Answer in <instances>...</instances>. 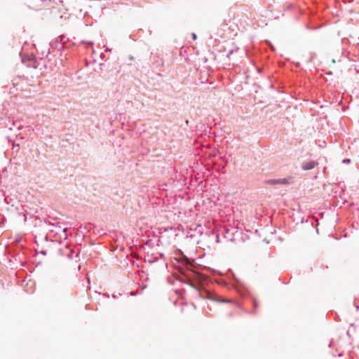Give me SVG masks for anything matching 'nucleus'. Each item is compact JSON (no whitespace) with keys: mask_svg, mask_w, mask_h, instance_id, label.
I'll list each match as a JSON object with an SVG mask.
<instances>
[{"mask_svg":"<svg viewBox=\"0 0 359 359\" xmlns=\"http://www.w3.org/2000/svg\"><path fill=\"white\" fill-rule=\"evenodd\" d=\"M175 259L182 276V282L194 288L199 297L220 303H230L231 299L221 298L208 287L209 277L196 269V263L189 259L180 249L177 250Z\"/></svg>","mask_w":359,"mask_h":359,"instance_id":"1","label":"nucleus"},{"mask_svg":"<svg viewBox=\"0 0 359 359\" xmlns=\"http://www.w3.org/2000/svg\"><path fill=\"white\" fill-rule=\"evenodd\" d=\"M290 183V179L282 178V179H269L265 180V184L269 185H278V184H288Z\"/></svg>","mask_w":359,"mask_h":359,"instance_id":"2","label":"nucleus"},{"mask_svg":"<svg viewBox=\"0 0 359 359\" xmlns=\"http://www.w3.org/2000/svg\"><path fill=\"white\" fill-rule=\"evenodd\" d=\"M318 164V162L315 161H304L302 163V169L305 171L310 170L313 169Z\"/></svg>","mask_w":359,"mask_h":359,"instance_id":"3","label":"nucleus"},{"mask_svg":"<svg viewBox=\"0 0 359 359\" xmlns=\"http://www.w3.org/2000/svg\"><path fill=\"white\" fill-rule=\"evenodd\" d=\"M27 61L32 62L34 68L37 67V66H36L37 60L34 55H25L24 56H22V62L23 63H25Z\"/></svg>","mask_w":359,"mask_h":359,"instance_id":"4","label":"nucleus"},{"mask_svg":"<svg viewBox=\"0 0 359 359\" xmlns=\"http://www.w3.org/2000/svg\"><path fill=\"white\" fill-rule=\"evenodd\" d=\"M159 259V257H157V256H153V255H151V257L149 258L147 260H146L148 263L149 264H154L156 262H158Z\"/></svg>","mask_w":359,"mask_h":359,"instance_id":"5","label":"nucleus"},{"mask_svg":"<svg viewBox=\"0 0 359 359\" xmlns=\"http://www.w3.org/2000/svg\"><path fill=\"white\" fill-rule=\"evenodd\" d=\"M159 259L161 258L162 260H163V263L165 264V265H167V263H166V259H165V257L163 253H159V256H158Z\"/></svg>","mask_w":359,"mask_h":359,"instance_id":"6","label":"nucleus"},{"mask_svg":"<svg viewBox=\"0 0 359 359\" xmlns=\"http://www.w3.org/2000/svg\"><path fill=\"white\" fill-rule=\"evenodd\" d=\"M212 234L215 236V241L216 243H219L220 241H219V233L216 231V232H212Z\"/></svg>","mask_w":359,"mask_h":359,"instance_id":"7","label":"nucleus"},{"mask_svg":"<svg viewBox=\"0 0 359 359\" xmlns=\"http://www.w3.org/2000/svg\"><path fill=\"white\" fill-rule=\"evenodd\" d=\"M239 50V48H236L234 49H231L229 51L228 54H227V57H229L231 55H232L235 51H237Z\"/></svg>","mask_w":359,"mask_h":359,"instance_id":"8","label":"nucleus"},{"mask_svg":"<svg viewBox=\"0 0 359 359\" xmlns=\"http://www.w3.org/2000/svg\"><path fill=\"white\" fill-rule=\"evenodd\" d=\"M44 223H45V224H48V225L52 226H55V227H57V224H59V223H58V222H57L56 224H55V223H51L50 222H48V221H47L46 219H44Z\"/></svg>","mask_w":359,"mask_h":359,"instance_id":"9","label":"nucleus"},{"mask_svg":"<svg viewBox=\"0 0 359 359\" xmlns=\"http://www.w3.org/2000/svg\"><path fill=\"white\" fill-rule=\"evenodd\" d=\"M252 306H253V309L255 310H255L257 309L258 307V303L256 301V299H252Z\"/></svg>","mask_w":359,"mask_h":359,"instance_id":"10","label":"nucleus"},{"mask_svg":"<svg viewBox=\"0 0 359 359\" xmlns=\"http://www.w3.org/2000/svg\"><path fill=\"white\" fill-rule=\"evenodd\" d=\"M43 241H46V242H51V243L54 242L53 241L50 240V239L48 238V235L44 236V237L43 238Z\"/></svg>","mask_w":359,"mask_h":359,"instance_id":"11","label":"nucleus"},{"mask_svg":"<svg viewBox=\"0 0 359 359\" xmlns=\"http://www.w3.org/2000/svg\"><path fill=\"white\" fill-rule=\"evenodd\" d=\"M12 147H13V149H15V147H20V144L15 143V142H13L12 143Z\"/></svg>","mask_w":359,"mask_h":359,"instance_id":"12","label":"nucleus"},{"mask_svg":"<svg viewBox=\"0 0 359 359\" xmlns=\"http://www.w3.org/2000/svg\"><path fill=\"white\" fill-rule=\"evenodd\" d=\"M39 253L43 255H47V250H43L42 249Z\"/></svg>","mask_w":359,"mask_h":359,"instance_id":"13","label":"nucleus"},{"mask_svg":"<svg viewBox=\"0 0 359 359\" xmlns=\"http://www.w3.org/2000/svg\"><path fill=\"white\" fill-rule=\"evenodd\" d=\"M138 293H139V292H137V291H131V292H130V296L134 297V296H136Z\"/></svg>","mask_w":359,"mask_h":359,"instance_id":"14","label":"nucleus"},{"mask_svg":"<svg viewBox=\"0 0 359 359\" xmlns=\"http://www.w3.org/2000/svg\"><path fill=\"white\" fill-rule=\"evenodd\" d=\"M342 162H343L344 163H349L351 162V159H349V158H344V159L342 161Z\"/></svg>","mask_w":359,"mask_h":359,"instance_id":"15","label":"nucleus"},{"mask_svg":"<svg viewBox=\"0 0 359 359\" xmlns=\"http://www.w3.org/2000/svg\"><path fill=\"white\" fill-rule=\"evenodd\" d=\"M191 38L193 40H196L197 39V35L195 33H191Z\"/></svg>","mask_w":359,"mask_h":359,"instance_id":"16","label":"nucleus"},{"mask_svg":"<svg viewBox=\"0 0 359 359\" xmlns=\"http://www.w3.org/2000/svg\"><path fill=\"white\" fill-rule=\"evenodd\" d=\"M93 44H94V43H93V41H88V46H90V47H93Z\"/></svg>","mask_w":359,"mask_h":359,"instance_id":"17","label":"nucleus"},{"mask_svg":"<svg viewBox=\"0 0 359 359\" xmlns=\"http://www.w3.org/2000/svg\"><path fill=\"white\" fill-rule=\"evenodd\" d=\"M354 306H355V309H356V311H358L359 310V306H358V304H357L355 302H354Z\"/></svg>","mask_w":359,"mask_h":359,"instance_id":"18","label":"nucleus"},{"mask_svg":"<svg viewBox=\"0 0 359 359\" xmlns=\"http://www.w3.org/2000/svg\"><path fill=\"white\" fill-rule=\"evenodd\" d=\"M105 51H107V52H111V49H110V48H107H107H106V49H105Z\"/></svg>","mask_w":359,"mask_h":359,"instance_id":"19","label":"nucleus"},{"mask_svg":"<svg viewBox=\"0 0 359 359\" xmlns=\"http://www.w3.org/2000/svg\"><path fill=\"white\" fill-rule=\"evenodd\" d=\"M128 59H129L130 60H134V57H133V56L130 55V56L128 57Z\"/></svg>","mask_w":359,"mask_h":359,"instance_id":"20","label":"nucleus"},{"mask_svg":"<svg viewBox=\"0 0 359 359\" xmlns=\"http://www.w3.org/2000/svg\"><path fill=\"white\" fill-rule=\"evenodd\" d=\"M100 57H101V58H102V60H104V58L105 57V55H104L103 53H102V54H101V55H100Z\"/></svg>","mask_w":359,"mask_h":359,"instance_id":"21","label":"nucleus"},{"mask_svg":"<svg viewBox=\"0 0 359 359\" xmlns=\"http://www.w3.org/2000/svg\"><path fill=\"white\" fill-rule=\"evenodd\" d=\"M65 46L63 43L61 44V49H65Z\"/></svg>","mask_w":359,"mask_h":359,"instance_id":"22","label":"nucleus"},{"mask_svg":"<svg viewBox=\"0 0 359 359\" xmlns=\"http://www.w3.org/2000/svg\"><path fill=\"white\" fill-rule=\"evenodd\" d=\"M67 230H68V229H67V228H64L62 231H63L64 232H65V231H67Z\"/></svg>","mask_w":359,"mask_h":359,"instance_id":"23","label":"nucleus"},{"mask_svg":"<svg viewBox=\"0 0 359 359\" xmlns=\"http://www.w3.org/2000/svg\"><path fill=\"white\" fill-rule=\"evenodd\" d=\"M332 73L331 72H329L327 73V75H332Z\"/></svg>","mask_w":359,"mask_h":359,"instance_id":"24","label":"nucleus"},{"mask_svg":"<svg viewBox=\"0 0 359 359\" xmlns=\"http://www.w3.org/2000/svg\"><path fill=\"white\" fill-rule=\"evenodd\" d=\"M112 297H113V298H116V294H112Z\"/></svg>","mask_w":359,"mask_h":359,"instance_id":"25","label":"nucleus"},{"mask_svg":"<svg viewBox=\"0 0 359 359\" xmlns=\"http://www.w3.org/2000/svg\"><path fill=\"white\" fill-rule=\"evenodd\" d=\"M100 66H104V63H100Z\"/></svg>","mask_w":359,"mask_h":359,"instance_id":"26","label":"nucleus"},{"mask_svg":"<svg viewBox=\"0 0 359 359\" xmlns=\"http://www.w3.org/2000/svg\"><path fill=\"white\" fill-rule=\"evenodd\" d=\"M257 71L260 73L261 72V69L259 68L257 69Z\"/></svg>","mask_w":359,"mask_h":359,"instance_id":"27","label":"nucleus"},{"mask_svg":"<svg viewBox=\"0 0 359 359\" xmlns=\"http://www.w3.org/2000/svg\"><path fill=\"white\" fill-rule=\"evenodd\" d=\"M231 315H232V314H231V313H228V316H231Z\"/></svg>","mask_w":359,"mask_h":359,"instance_id":"28","label":"nucleus"},{"mask_svg":"<svg viewBox=\"0 0 359 359\" xmlns=\"http://www.w3.org/2000/svg\"><path fill=\"white\" fill-rule=\"evenodd\" d=\"M186 123H187V125L189 124V121L188 120L186 121Z\"/></svg>","mask_w":359,"mask_h":359,"instance_id":"29","label":"nucleus"}]
</instances>
